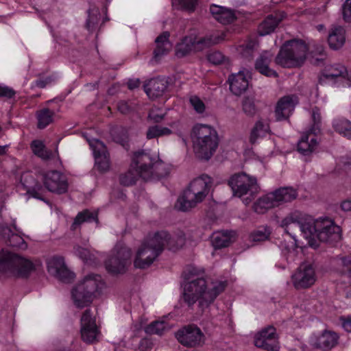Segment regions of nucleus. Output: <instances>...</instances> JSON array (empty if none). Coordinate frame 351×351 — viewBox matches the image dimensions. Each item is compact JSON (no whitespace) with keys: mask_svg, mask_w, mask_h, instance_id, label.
Instances as JSON below:
<instances>
[{"mask_svg":"<svg viewBox=\"0 0 351 351\" xmlns=\"http://www.w3.org/2000/svg\"><path fill=\"white\" fill-rule=\"evenodd\" d=\"M312 119L313 124L308 130L318 134L320 131L321 114L317 107H315L312 109Z\"/></svg>","mask_w":351,"mask_h":351,"instance_id":"nucleus-45","label":"nucleus"},{"mask_svg":"<svg viewBox=\"0 0 351 351\" xmlns=\"http://www.w3.org/2000/svg\"><path fill=\"white\" fill-rule=\"evenodd\" d=\"M47 268L49 273L55 275L66 266L64 259L62 256H53L47 262Z\"/></svg>","mask_w":351,"mask_h":351,"instance_id":"nucleus-42","label":"nucleus"},{"mask_svg":"<svg viewBox=\"0 0 351 351\" xmlns=\"http://www.w3.org/2000/svg\"><path fill=\"white\" fill-rule=\"evenodd\" d=\"M99 335V328L96 324L95 317H93L90 309H86L81 318V336L84 341L93 343L97 341Z\"/></svg>","mask_w":351,"mask_h":351,"instance_id":"nucleus-14","label":"nucleus"},{"mask_svg":"<svg viewBox=\"0 0 351 351\" xmlns=\"http://www.w3.org/2000/svg\"><path fill=\"white\" fill-rule=\"evenodd\" d=\"M242 108L243 112L249 117H253L256 113V107L254 99L250 97H245L242 101Z\"/></svg>","mask_w":351,"mask_h":351,"instance_id":"nucleus-44","label":"nucleus"},{"mask_svg":"<svg viewBox=\"0 0 351 351\" xmlns=\"http://www.w3.org/2000/svg\"><path fill=\"white\" fill-rule=\"evenodd\" d=\"M189 102L197 113L202 114L205 111V104L197 96H191Z\"/></svg>","mask_w":351,"mask_h":351,"instance_id":"nucleus-48","label":"nucleus"},{"mask_svg":"<svg viewBox=\"0 0 351 351\" xmlns=\"http://www.w3.org/2000/svg\"><path fill=\"white\" fill-rule=\"evenodd\" d=\"M332 126L337 132L343 135L348 127H350V121L344 119H337L333 121Z\"/></svg>","mask_w":351,"mask_h":351,"instance_id":"nucleus-46","label":"nucleus"},{"mask_svg":"<svg viewBox=\"0 0 351 351\" xmlns=\"http://www.w3.org/2000/svg\"><path fill=\"white\" fill-rule=\"evenodd\" d=\"M211 185L212 178L207 175L195 178L178 198L176 207L181 211H188L195 208L208 195Z\"/></svg>","mask_w":351,"mask_h":351,"instance_id":"nucleus-4","label":"nucleus"},{"mask_svg":"<svg viewBox=\"0 0 351 351\" xmlns=\"http://www.w3.org/2000/svg\"><path fill=\"white\" fill-rule=\"evenodd\" d=\"M269 125L267 123L263 120H258L254 127L252 128L249 141L252 145L257 142V140L260 138H263L269 132Z\"/></svg>","mask_w":351,"mask_h":351,"instance_id":"nucleus-34","label":"nucleus"},{"mask_svg":"<svg viewBox=\"0 0 351 351\" xmlns=\"http://www.w3.org/2000/svg\"><path fill=\"white\" fill-rule=\"evenodd\" d=\"M299 103L298 97L295 95H288L281 97L277 102L275 108V115L278 121L289 119Z\"/></svg>","mask_w":351,"mask_h":351,"instance_id":"nucleus-19","label":"nucleus"},{"mask_svg":"<svg viewBox=\"0 0 351 351\" xmlns=\"http://www.w3.org/2000/svg\"><path fill=\"white\" fill-rule=\"evenodd\" d=\"M317 133L308 130L298 142L297 150L303 156H310L317 149L319 142Z\"/></svg>","mask_w":351,"mask_h":351,"instance_id":"nucleus-22","label":"nucleus"},{"mask_svg":"<svg viewBox=\"0 0 351 351\" xmlns=\"http://www.w3.org/2000/svg\"><path fill=\"white\" fill-rule=\"evenodd\" d=\"M317 239L324 243L334 245L341 239V230L339 226L327 218L322 219L318 223Z\"/></svg>","mask_w":351,"mask_h":351,"instance_id":"nucleus-13","label":"nucleus"},{"mask_svg":"<svg viewBox=\"0 0 351 351\" xmlns=\"http://www.w3.org/2000/svg\"><path fill=\"white\" fill-rule=\"evenodd\" d=\"M207 58L210 63L213 64H219L223 62L225 56L220 51H215L208 53Z\"/></svg>","mask_w":351,"mask_h":351,"instance_id":"nucleus-51","label":"nucleus"},{"mask_svg":"<svg viewBox=\"0 0 351 351\" xmlns=\"http://www.w3.org/2000/svg\"><path fill=\"white\" fill-rule=\"evenodd\" d=\"M184 243L182 237L176 239L167 231L161 230L154 233L153 237L147 238L138 248L134 261L136 268L145 269L149 267L162 253L165 247L171 250L178 249Z\"/></svg>","mask_w":351,"mask_h":351,"instance_id":"nucleus-2","label":"nucleus"},{"mask_svg":"<svg viewBox=\"0 0 351 351\" xmlns=\"http://www.w3.org/2000/svg\"><path fill=\"white\" fill-rule=\"evenodd\" d=\"M307 51V45L301 40L287 41L280 47L275 62L284 68L300 67L306 60Z\"/></svg>","mask_w":351,"mask_h":351,"instance_id":"nucleus-6","label":"nucleus"},{"mask_svg":"<svg viewBox=\"0 0 351 351\" xmlns=\"http://www.w3.org/2000/svg\"><path fill=\"white\" fill-rule=\"evenodd\" d=\"M171 134L172 131L169 128L155 125L148 128L146 132V138L147 139H152L163 136H169Z\"/></svg>","mask_w":351,"mask_h":351,"instance_id":"nucleus-41","label":"nucleus"},{"mask_svg":"<svg viewBox=\"0 0 351 351\" xmlns=\"http://www.w3.org/2000/svg\"><path fill=\"white\" fill-rule=\"evenodd\" d=\"M193 132L195 154L198 158L208 160L219 145L217 131L209 125L200 124L193 128Z\"/></svg>","mask_w":351,"mask_h":351,"instance_id":"nucleus-5","label":"nucleus"},{"mask_svg":"<svg viewBox=\"0 0 351 351\" xmlns=\"http://www.w3.org/2000/svg\"><path fill=\"white\" fill-rule=\"evenodd\" d=\"M141 81L139 79H132L128 82V87L130 90H134L140 86Z\"/></svg>","mask_w":351,"mask_h":351,"instance_id":"nucleus-62","label":"nucleus"},{"mask_svg":"<svg viewBox=\"0 0 351 351\" xmlns=\"http://www.w3.org/2000/svg\"><path fill=\"white\" fill-rule=\"evenodd\" d=\"M55 112L49 108H43L36 112L38 128L44 129L53 121Z\"/></svg>","mask_w":351,"mask_h":351,"instance_id":"nucleus-38","label":"nucleus"},{"mask_svg":"<svg viewBox=\"0 0 351 351\" xmlns=\"http://www.w3.org/2000/svg\"><path fill=\"white\" fill-rule=\"evenodd\" d=\"M341 208L343 211H351V197L342 201Z\"/></svg>","mask_w":351,"mask_h":351,"instance_id":"nucleus-63","label":"nucleus"},{"mask_svg":"<svg viewBox=\"0 0 351 351\" xmlns=\"http://www.w3.org/2000/svg\"><path fill=\"white\" fill-rule=\"evenodd\" d=\"M216 43L205 38L197 40L192 36H185L176 46V56L184 57L192 51L202 50L204 47Z\"/></svg>","mask_w":351,"mask_h":351,"instance_id":"nucleus-18","label":"nucleus"},{"mask_svg":"<svg viewBox=\"0 0 351 351\" xmlns=\"http://www.w3.org/2000/svg\"><path fill=\"white\" fill-rule=\"evenodd\" d=\"M348 75L346 67L337 64L326 66L322 72L319 77L320 84L326 83L327 81H337L338 79L344 78Z\"/></svg>","mask_w":351,"mask_h":351,"instance_id":"nucleus-26","label":"nucleus"},{"mask_svg":"<svg viewBox=\"0 0 351 351\" xmlns=\"http://www.w3.org/2000/svg\"><path fill=\"white\" fill-rule=\"evenodd\" d=\"M232 234L228 231H218L211 236V243L215 249L228 247L231 243Z\"/></svg>","mask_w":351,"mask_h":351,"instance_id":"nucleus-35","label":"nucleus"},{"mask_svg":"<svg viewBox=\"0 0 351 351\" xmlns=\"http://www.w3.org/2000/svg\"><path fill=\"white\" fill-rule=\"evenodd\" d=\"M170 34L164 32L155 40L156 48L154 50V59L158 61L160 58L167 55L172 48V44L169 41Z\"/></svg>","mask_w":351,"mask_h":351,"instance_id":"nucleus-28","label":"nucleus"},{"mask_svg":"<svg viewBox=\"0 0 351 351\" xmlns=\"http://www.w3.org/2000/svg\"><path fill=\"white\" fill-rule=\"evenodd\" d=\"M184 274H188L186 278L189 279L190 278L197 275L198 274V270L193 266H189L186 268Z\"/></svg>","mask_w":351,"mask_h":351,"instance_id":"nucleus-64","label":"nucleus"},{"mask_svg":"<svg viewBox=\"0 0 351 351\" xmlns=\"http://www.w3.org/2000/svg\"><path fill=\"white\" fill-rule=\"evenodd\" d=\"M169 85L165 77H156L146 82L143 86L144 90L149 98H157L163 95Z\"/></svg>","mask_w":351,"mask_h":351,"instance_id":"nucleus-23","label":"nucleus"},{"mask_svg":"<svg viewBox=\"0 0 351 351\" xmlns=\"http://www.w3.org/2000/svg\"><path fill=\"white\" fill-rule=\"evenodd\" d=\"M100 276L88 275L72 290V298L77 307H85L93 302L95 293L100 287Z\"/></svg>","mask_w":351,"mask_h":351,"instance_id":"nucleus-9","label":"nucleus"},{"mask_svg":"<svg viewBox=\"0 0 351 351\" xmlns=\"http://www.w3.org/2000/svg\"><path fill=\"white\" fill-rule=\"evenodd\" d=\"M31 149L35 155L43 160H49L53 156L52 151L47 149L41 141H33L31 143Z\"/></svg>","mask_w":351,"mask_h":351,"instance_id":"nucleus-39","label":"nucleus"},{"mask_svg":"<svg viewBox=\"0 0 351 351\" xmlns=\"http://www.w3.org/2000/svg\"><path fill=\"white\" fill-rule=\"evenodd\" d=\"M340 320L345 330L351 332V315L348 317H341Z\"/></svg>","mask_w":351,"mask_h":351,"instance_id":"nucleus-59","label":"nucleus"},{"mask_svg":"<svg viewBox=\"0 0 351 351\" xmlns=\"http://www.w3.org/2000/svg\"><path fill=\"white\" fill-rule=\"evenodd\" d=\"M54 276L64 282H70L75 278V274L69 271L66 266L64 267L58 271V274H56Z\"/></svg>","mask_w":351,"mask_h":351,"instance_id":"nucleus-49","label":"nucleus"},{"mask_svg":"<svg viewBox=\"0 0 351 351\" xmlns=\"http://www.w3.org/2000/svg\"><path fill=\"white\" fill-rule=\"evenodd\" d=\"M228 184L234 196L241 197L250 193V197L243 199L245 205H248L260 191L256 178L249 176L245 173H236L231 176Z\"/></svg>","mask_w":351,"mask_h":351,"instance_id":"nucleus-10","label":"nucleus"},{"mask_svg":"<svg viewBox=\"0 0 351 351\" xmlns=\"http://www.w3.org/2000/svg\"><path fill=\"white\" fill-rule=\"evenodd\" d=\"M210 11L218 22L224 25L230 24L237 19L234 10L224 7L213 5Z\"/></svg>","mask_w":351,"mask_h":351,"instance_id":"nucleus-29","label":"nucleus"},{"mask_svg":"<svg viewBox=\"0 0 351 351\" xmlns=\"http://www.w3.org/2000/svg\"><path fill=\"white\" fill-rule=\"evenodd\" d=\"M338 339L339 335L337 333L325 330L319 337L315 338L313 346L319 349L330 350L337 344Z\"/></svg>","mask_w":351,"mask_h":351,"instance_id":"nucleus-27","label":"nucleus"},{"mask_svg":"<svg viewBox=\"0 0 351 351\" xmlns=\"http://www.w3.org/2000/svg\"><path fill=\"white\" fill-rule=\"evenodd\" d=\"M21 185L32 197L45 201L43 197L42 185L35 179L31 172H25L21 176Z\"/></svg>","mask_w":351,"mask_h":351,"instance_id":"nucleus-21","label":"nucleus"},{"mask_svg":"<svg viewBox=\"0 0 351 351\" xmlns=\"http://www.w3.org/2000/svg\"><path fill=\"white\" fill-rule=\"evenodd\" d=\"M341 265L342 266L341 273L351 278V257H343L341 258Z\"/></svg>","mask_w":351,"mask_h":351,"instance_id":"nucleus-50","label":"nucleus"},{"mask_svg":"<svg viewBox=\"0 0 351 351\" xmlns=\"http://www.w3.org/2000/svg\"><path fill=\"white\" fill-rule=\"evenodd\" d=\"M226 286L225 282H220L212 288H208L204 278H197L184 285L182 298L187 306L191 308L198 302L199 308L204 311L224 291Z\"/></svg>","mask_w":351,"mask_h":351,"instance_id":"nucleus-3","label":"nucleus"},{"mask_svg":"<svg viewBox=\"0 0 351 351\" xmlns=\"http://www.w3.org/2000/svg\"><path fill=\"white\" fill-rule=\"evenodd\" d=\"M153 346L152 340L149 338H143L138 344V350L140 351H149Z\"/></svg>","mask_w":351,"mask_h":351,"instance_id":"nucleus-56","label":"nucleus"},{"mask_svg":"<svg viewBox=\"0 0 351 351\" xmlns=\"http://www.w3.org/2000/svg\"><path fill=\"white\" fill-rule=\"evenodd\" d=\"M345 30L341 27H337L332 29L328 37V45L330 48L337 49L345 43Z\"/></svg>","mask_w":351,"mask_h":351,"instance_id":"nucleus-33","label":"nucleus"},{"mask_svg":"<svg viewBox=\"0 0 351 351\" xmlns=\"http://www.w3.org/2000/svg\"><path fill=\"white\" fill-rule=\"evenodd\" d=\"M281 21L277 15H268L258 27L259 35L265 36L274 32Z\"/></svg>","mask_w":351,"mask_h":351,"instance_id":"nucleus-32","label":"nucleus"},{"mask_svg":"<svg viewBox=\"0 0 351 351\" xmlns=\"http://www.w3.org/2000/svg\"><path fill=\"white\" fill-rule=\"evenodd\" d=\"M97 23V17L93 15H89L86 20V27L88 31L93 32L95 29Z\"/></svg>","mask_w":351,"mask_h":351,"instance_id":"nucleus-58","label":"nucleus"},{"mask_svg":"<svg viewBox=\"0 0 351 351\" xmlns=\"http://www.w3.org/2000/svg\"><path fill=\"white\" fill-rule=\"evenodd\" d=\"M90 145L93 149L95 166L97 169L101 172L107 171L110 168V158L106 145L99 140H96Z\"/></svg>","mask_w":351,"mask_h":351,"instance_id":"nucleus-20","label":"nucleus"},{"mask_svg":"<svg viewBox=\"0 0 351 351\" xmlns=\"http://www.w3.org/2000/svg\"><path fill=\"white\" fill-rule=\"evenodd\" d=\"M318 223H322V219L314 220L311 217L296 210L282 220L281 226L292 238L295 237L293 230L298 229L306 239H311L317 237Z\"/></svg>","mask_w":351,"mask_h":351,"instance_id":"nucleus-7","label":"nucleus"},{"mask_svg":"<svg viewBox=\"0 0 351 351\" xmlns=\"http://www.w3.org/2000/svg\"><path fill=\"white\" fill-rule=\"evenodd\" d=\"M273 57L274 56L270 51H263L255 61V69L265 76L278 77V73L269 67Z\"/></svg>","mask_w":351,"mask_h":351,"instance_id":"nucleus-24","label":"nucleus"},{"mask_svg":"<svg viewBox=\"0 0 351 351\" xmlns=\"http://www.w3.org/2000/svg\"><path fill=\"white\" fill-rule=\"evenodd\" d=\"M197 0H179L181 8L189 12H193L195 9Z\"/></svg>","mask_w":351,"mask_h":351,"instance_id":"nucleus-54","label":"nucleus"},{"mask_svg":"<svg viewBox=\"0 0 351 351\" xmlns=\"http://www.w3.org/2000/svg\"><path fill=\"white\" fill-rule=\"evenodd\" d=\"M34 269L33 263L27 258L10 252H0V272L27 278Z\"/></svg>","mask_w":351,"mask_h":351,"instance_id":"nucleus-8","label":"nucleus"},{"mask_svg":"<svg viewBox=\"0 0 351 351\" xmlns=\"http://www.w3.org/2000/svg\"><path fill=\"white\" fill-rule=\"evenodd\" d=\"M51 79L50 77H47L45 79H39L34 82L33 86H37L40 88H45L46 86L51 83Z\"/></svg>","mask_w":351,"mask_h":351,"instance_id":"nucleus-60","label":"nucleus"},{"mask_svg":"<svg viewBox=\"0 0 351 351\" xmlns=\"http://www.w3.org/2000/svg\"><path fill=\"white\" fill-rule=\"evenodd\" d=\"M95 221L98 223L97 213L90 212L88 210H84L80 212L74 219L73 223L71 226V230H76L81 224L85 222Z\"/></svg>","mask_w":351,"mask_h":351,"instance_id":"nucleus-36","label":"nucleus"},{"mask_svg":"<svg viewBox=\"0 0 351 351\" xmlns=\"http://www.w3.org/2000/svg\"><path fill=\"white\" fill-rule=\"evenodd\" d=\"M43 183L45 187L51 193L61 195L68 191V178L58 171L51 170L46 172L43 176Z\"/></svg>","mask_w":351,"mask_h":351,"instance_id":"nucleus-12","label":"nucleus"},{"mask_svg":"<svg viewBox=\"0 0 351 351\" xmlns=\"http://www.w3.org/2000/svg\"><path fill=\"white\" fill-rule=\"evenodd\" d=\"M271 232L267 227H260L250 234V239L254 242L264 241L269 238Z\"/></svg>","mask_w":351,"mask_h":351,"instance_id":"nucleus-43","label":"nucleus"},{"mask_svg":"<svg viewBox=\"0 0 351 351\" xmlns=\"http://www.w3.org/2000/svg\"><path fill=\"white\" fill-rule=\"evenodd\" d=\"M73 253L84 261H87L90 258V252L87 249L80 246H75Z\"/></svg>","mask_w":351,"mask_h":351,"instance_id":"nucleus-53","label":"nucleus"},{"mask_svg":"<svg viewBox=\"0 0 351 351\" xmlns=\"http://www.w3.org/2000/svg\"><path fill=\"white\" fill-rule=\"evenodd\" d=\"M228 83L230 91L237 96L244 93L249 86L248 80L243 71L230 75L228 77Z\"/></svg>","mask_w":351,"mask_h":351,"instance_id":"nucleus-25","label":"nucleus"},{"mask_svg":"<svg viewBox=\"0 0 351 351\" xmlns=\"http://www.w3.org/2000/svg\"><path fill=\"white\" fill-rule=\"evenodd\" d=\"M16 95V91L11 87L0 84V97L12 99Z\"/></svg>","mask_w":351,"mask_h":351,"instance_id":"nucleus-52","label":"nucleus"},{"mask_svg":"<svg viewBox=\"0 0 351 351\" xmlns=\"http://www.w3.org/2000/svg\"><path fill=\"white\" fill-rule=\"evenodd\" d=\"M278 336L273 326L263 328L254 337V345L267 351H278Z\"/></svg>","mask_w":351,"mask_h":351,"instance_id":"nucleus-15","label":"nucleus"},{"mask_svg":"<svg viewBox=\"0 0 351 351\" xmlns=\"http://www.w3.org/2000/svg\"><path fill=\"white\" fill-rule=\"evenodd\" d=\"M176 337L181 344L186 347L199 346L204 341V334L194 325H189L179 330Z\"/></svg>","mask_w":351,"mask_h":351,"instance_id":"nucleus-16","label":"nucleus"},{"mask_svg":"<svg viewBox=\"0 0 351 351\" xmlns=\"http://www.w3.org/2000/svg\"><path fill=\"white\" fill-rule=\"evenodd\" d=\"M169 324L165 321H155L152 322L145 328L146 333L149 335H162L169 330Z\"/></svg>","mask_w":351,"mask_h":351,"instance_id":"nucleus-40","label":"nucleus"},{"mask_svg":"<svg viewBox=\"0 0 351 351\" xmlns=\"http://www.w3.org/2000/svg\"><path fill=\"white\" fill-rule=\"evenodd\" d=\"M113 141L122 145L123 147L128 146V136L127 132L121 130L119 132L112 134Z\"/></svg>","mask_w":351,"mask_h":351,"instance_id":"nucleus-47","label":"nucleus"},{"mask_svg":"<svg viewBox=\"0 0 351 351\" xmlns=\"http://www.w3.org/2000/svg\"><path fill=\"white\" fill-rule=\"evenodd\" d=\"M149 117L155 123H160L164 119L165 114H158L152 110L149 112Z\"/></svg>","mask_w":351,"mask_h":351,"instance_id":"nucleus-61","label":"nucleus"},{"mask_svg":"<svg viewBox=\"0 0 351 351\" xmlns=\"http://www.w3.org/2000/svg\"><path fill=\"white\" fill-rule=\"evenodd\" d=\"M316 280L314 268L311 265L303 263L292 276L293 286L298 289H306L311 287Z\"/></svg>","mask_w":351,"mask_h":351,"instance_id":"nucleus-17","label":"nucleus"},{"mask_svg":"<svg viewBox=\"0 0 351 351\" xmlns=\"http://www.w3.org/2000/svg\"><path fill=\"white\" fill-rule=\"evenodd\" d=\"M278 206L275 199V195L273 193L267 194L257 199L254 204V210L258 214H263L269 209Z\"/></svg>","mask_w":351,"mask_h":351,"instance_id":"nucleus-31","label":"nucleus"},{"mask_svg":"<svg viewBox=\"0 0 351 351\" xmlns=\"http://www.w3.org/2000/svg\"><path fill=\"white\" fill-rule=\"evenodd\" d=\"M1 232L4 239H6V243L12 247L21 250H25L27 244L18 233H13L12 229L8 226H2Z\"/></svg>","mask_w":351,"mask_h":351,"instance_id":"nucleus-30","label":"nucleus"},{"mask_svg":"<svg viewBox=\"0 0 351 351\" xmlns=\"http://www.w3.org/2000/svg\"><path fill=\"white\" fill-rule=\"evenodd\" d=\"M275 195V199L278 206L282 202H288L295 199L298 193L296 191L291 187L281 188L273 192Z\"/></svg>","mask_w":351,"mask_h":351,"instance_id":"nucleus-37","label":"nucleus"},{"mask_svg":"<svg viewBox=\"0 0 351 351\" xmlns=\"http://www.w3.org/2000/svg\"><path fill=\"white\" fill-rule=\"evenodd\" d=\"M167 175L165 165L156 155L149 151L139 150L134 153L130 169L119 176L121 185L134 184L139 178L145 181L159 180Z\"/></svg>","mask_w":351,"mask_h":351,"instance_id":"nucleus-1","label":"nucleus"},{"mask_svg":"<svg viewBox=\"0 0 351 351\" xmlns=\"http://www.w3.org/2000/svg\"><path fill=\"white\" fill-rule=\"evenodd\" d=\"M131 256L132 251L129 247L122 244H117L106 261V268L112 274H123L131 264Z\"/></svg>","mask_w":351,"mask_h":351,"instance_id":"nucleus-11","label":"nucleus"},{"mask_svg":"<svg viewBox=\"0 0 351 351\" xmlns=\"http://www.w3.org/2000/svg\"><path fill=\"white\" fill-rule=\"evenodd\" d=\"M343 16L346 22H351V0H346L343 4Z\"/></svg>","mask_w":351,"mask_h":351,"instance_id":"nucleus-55","label":"nucleus"},{"mask_svg":"<svg viewBox=\"0 0 351 351\" xmlns=\"http://www.w3.org/2000/svg\"><path fill=\"white\" fill-rule=\"evenodd\" d=\"M117 109L122 114H128L132 110V107L125 101H120L117 104Z\"/></svg>","mask_w":351,"mask_h":351,"instance_id":"nucleus-57","label":"nucleus"}]
</instances>
